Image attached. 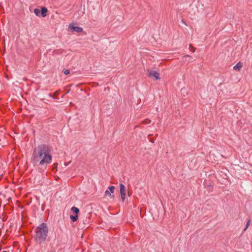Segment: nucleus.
Wrapping results in <instances>:
<instances>
[{"label": "nucleus", "mask_w": 252, "mask_h": 252, "mask_svg": "<svg viewBox=\"0 0 252 252\" xmlns=\"http://www.w3.org/2000/svg\"><path fill=\"white\" fill-rule=\"evenodd\" d=\"M2 252H7V251H2Z\"/></svg>", "instance_id": "obj_18"}, {"label": "nucleus", "mask_w": 252, "mask_h": 252, "mask_svg": "<svg viewBox=\"0 0 252 252\" xmlns=\"http://www.w3.org/2000/svg\"><path fill=\"white\" fill-rule=\"evenodd\" d=\"M69 29L72 32L81 33L83 32V28L80 27L75 26V24L71 23L68 26Z\"/></svg>", "instance_id": "obj_3"}, {"label": "nucleus", "mask_w": 252, "mask_h": 252, "mask_svg": "<svg viewBox=\"0 0 252 252\" xmlns=\"http://www.w3.org/2000/svg\"><path fill=\"white\" fill-rule=\"evenodd\" d=\"M52 149L46 144H40L35 147L31 157V162L37 167L38 172H44L52 160Z\"/></svg>", "instance_id": "obj_1"}, {"label": "nucleus", "mask_w": 252, "mask_h": 252, "mask_svg": "<svg viewBox=\"0 0 252 252\" xmlns=\"http://www.w3.org/2000/svg\"><path fill=\"white\" fill-rule=\"evenodd\" d=\"M35 235L33 238L35 243L41 245L46 241L49 233L48 227L46 223L43 222L38 226L34 230Z\"/></svg>", "instance_id": "obj_2"}, {"label": "nucleus", "mask_w": 252, "mask_h": 252, "mask_svg": "<svg viewBox=\"0 0 252 252\" xmlns=\"http://www.w3.org/2000/svg\"><path fill=\"white\" fill-rule=\"evenodd\" d=\"M105 195L106 196H109L111 198L114 197V196L113 195L111 194V192L108 190L105 191Z\"/></svg>", "instance_id": "obj_12"}, {"label": "nucleus", "mask_w": 252, "mask_h": 252, "mask_svg": "<svg viewBox=\"0 0 252 252\" xmlns=\"http://www.w3.org/2000/svg\"><path fill=\"white\" fill-rule=\"evenodd\" d=\"M243 66V63L241 62H238L234 67L233 69L237 71H239Z\"/></svg>", "instance_id": "obj_7"}, {"label": "nucleus", "mask_w": 252, "mask_h": 252, "mask_svg": "<svg viewBox=\"0 0 252 252\" xmlns=\"http://www.w3.org/2000/svg\"><path fill=\"white\" fill-rule=\"evenodd\" d=\"M70 73V70L68 69H66L64 71V74L65 75H68Z\"/></svg>", "instance_id": "obj_14"}, {"label": "nucleus", "mask_w": 252, "mask_h": 252, "mask_svg": "<svg viewBox=\"0 0 252 252\" xmlns=\"http://www.w3.org/2000/svg\"><path fill=\"white\" fill-rule=\"evenodd\" d=\"M59 94V91H56V92L55 93V95H58Z\"/></svg>", "instance_id": "obj_16"}, {"label": "nucleus", "mask_w": 252, "mask_h": 252, "mask_svg": "<svg viewBox=\"0 0 252 252\" xmlns=\"http://www.w3.org/2000/svg\"><path fill=\"white\" fill-rule=\"evenodd\" d=\"M47 12L48 9L46 7H42L40 10V15L43 17H45L47 15Z\"/></svg>", "instance_id": "obj_6"}, {"label": "nucleus", "mask_w": 252, "mask_h": 252, "mask_svg": "<svg viewBox=\"0 0 252 252\" xmlns=\"http://www.w3.org/2000/svg\"><path fill=\"white\" fill-rule=\"evenodd\" d=\"M71 211L74 215H78V213H79V209L78 208L74 206L72 207L71 208Z\"/></svg>", "instance_id": "obj_8"}, {"label": "nucleus", "mask_w": 252, "mask_h": 252, "mask_svg": "<svg viewBox=\"0 0 252 252\" xmlns=\"http://www.w3.org/2000/svg\"><path fill=\"white\" fill-rule=\"evenodd\" d=\"M70 218L72 221L75 222V221H77V220H78V215H70Z\"/></svg>", "instance_id": "obj_9"}, {"label": "nucleus", "mask_w": 252, "mask_h": 252, "mask_svg": "<svg viewBox=\"0 0 252 252\" xmlns=\"http://www.w3.org/2000/svg\"><path fill=\"white\" fill-rule=\"evenodd\" d=\"M148 76L150 78H155L156 80L160 79L159 73L155 70L150 71L148 72Z\"/></svg>", "instance_id": "obj_5"}, {"label": "nucleus", "mask_w": 252, "mask_h": 252, "mask_svg": "<svg viewBox=\"0 0 252 252\" xmlns=\"http://www.w3.org/2000/svg\"><path fill=\"white\" fill-rule=\"evenodd\" d=\"M34 14L37 16H40V10L38 8H35L33 10Z\"/></svg>", "instance_id": "obj_10"}, {"label": "nucleus", "mask_w": 252, "mask_h": 252, "mask_svg": "<svg viewBox=\"0 0 252 252\" xmlns=\"http://www.w3.org/2000/svg\"><path fill=\"white\" fill-rule=\"evenodd\" d=\"M115 189V188L114 186H109L108 188V189L109 190V191L112 193L114 192Z\"/></svg>", "instance_id": "obj_13"}, {"label": "nucleus", "mask_w": 252, "mask_h": 252, "mask_svg": "<svg viewBox=\"0 0 252 252\" xmlns=\"http://www.w3.org/2000/svg\"><path fill=\"white\" fill-rule=\"evenodd\" d=\"M250 223H251V220L250 219H247V224L246 225L245 228L244 229V231H245L247 229L248 227L250 226Z\"/></svg>", "instance_id": "obj_11"}, {"label": "nucleus", "mask_w": 252, "mask_h": 252, "mask_svg": "<svg viewBox=\"0 0 252 252\" xmlns=\"http://www.w3.org/2000/svg\"><path fill=\"white\" fill-rule=\"evenodd\" d=\"M54 165L56 167H57V165H58V163H55L54 164Z\"/></svg>", "instance_id": "obj_17"}, {"label": "nucleus", "mask_w": 252, "mask_h": 252, "mask_svg": "<svg viewBox=\"0 0 252 252\" xmlns=\"http://www.w3.org/2000/svg\"><path fill=\"white\" fill-rule=\"evenodd\" d=\"M120 194L121 199L123 202L125 201L126 196V189L125 186L123 184H120Z\"/></svg>", "instance_id": "obj_4"}, {"label": "nucleus", "mask_w": 252, "mask_h": 252, "mask_svg": "<svg viewBox=\"0 0 252 252\" xmlns=\"http://www.w3.org/2000/svg\"><path fill=\"white\" fill-rule=\"evenodd\" d=\"M49 96L50 97H53L54 99H56L57 97H54L53 96V95L52 94H49Z\"/></svg>", "instance_id": "obj_15"}]
</instances>
